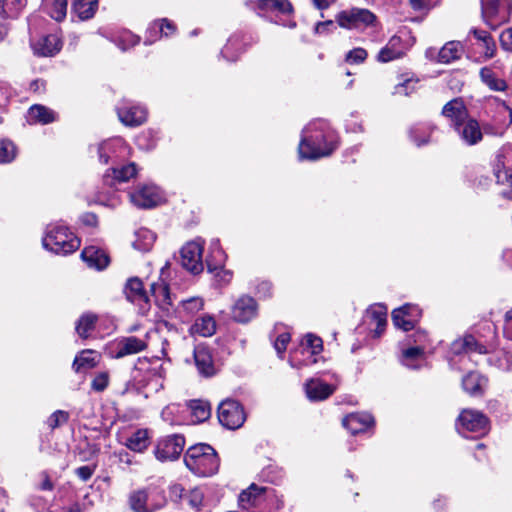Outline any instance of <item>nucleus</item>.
Instances as JSON below:
<instances>
[{
    "instance_id": "nucleus-58",
    "label": "nucleus",
    "mask_w": 512,
    "mask_h": 512,
    "mask_svg": "<svg viewBox=\"0 0 512 512\" xmlns=\"http://www.w3.org/2000/svg\"><path fill=\"white\" fill-rule=\"evenodd\" d=\"M69 419L67 412L63 410L55 411L47 420V424L51 429H55L60 425L66 423Z\"/></svg>"
},
{
    "instance_id": "nucleus-46",
    "label": "nucleus",
    "mask_w": 512,
    "mask_h": 512,
    "mask_svg": "<svg viewBox=\"0 0 512 512\" xmlns=\"http://www.w3.org/2000/svg\"><path fill=\"white\" fill-rule=\"evenodd\" d=\"M226 254L220 247L218 239H214L210 243V255L208 256L206 263L209 271L217 270L218 266H224L226 261Z\"/></svg>"
},
{
    "instance_id": "nucleus-42",
    "label": "nucleus",
    "mask_w": 512,
    "mask_h": 512,
    "mask_svg": "<svg viewBox=\"0 0 512 512\" xmlns=\"http://www.w3.org/2000/svg\"><path fill=\"white\" fill-rule=\"evenodd\" d=\"M151 293L155 298L156 304L160 308L168 310V308L172 305L169 287L163 281L152 283Z\"/></svg>"
},
{
    "instance_id": "nucleus-22",
    "label": "nucleus",
    "mask_w": 512,
    "mask_h": 512,
    "mask_svg": "<svg viewBox=\"0 0 512 512\" xmlns=\"http://www.w3.org/2000/svg\"><path fill=\"white\" fill-rule=\"evenodd\" d=\"M408 48L409 46L400 36H392L387 44L378 52L376 59L378 62L387 63L402 58Z\"/></svg>"
},
{
    "instance_id": "nucleus-24",
    "label": "nucleus",
    "mask_w": 512,
    "mask_h": 512,
    "mask_svg": "<svg viewBox=\"0 0 512 512\" xmlns=\"http://www.w3.org/2000/svg\"><path fill=\"white\" fill-rule=\"evenodd\" d=\"M336 386L328 384L319 378H312L305 383V393L310 401H323L330 397Z\"/></svg>"
},
{
    "instance_id": "nucleus-55",
    "label": "nucleus",
    "mask_w": 512,
    "mask_h": 512,
    "mask_svg": "<svg viewBox=\"0 0 512 512\" xmlns=\"http://www.w3.org/2000/svg\"><path fill=\"white\" fill-rule=\"evenodd\" d=\"M136 145L143 150H150L156 145V135L153 130L142 132L136 138Z\"/></svg>"
},
{
    "instance_id": "nucleus-30",
    "label": "nucleus",
    "mask_w": 512,
    "mask_h": 512,
    "mask_svg": "<svg viewBox=\"0 0 512 512\" xmlns=\"http://www.w3.org/2000/svg\"><path fill=\"white\" fill-rule=\"evenodd\" d=\"M27 121L30 124L46 125L57 120V114L50 108L35 104L27 112Z\"/></svg>"
},
{
    "instance_id": "nucleus-13",
    "label": "nucleus",
    "mask_w": 512,
    "mask_h": 512,
    "mask_svg": "<svg viewBox=\"0 0 512 512\" xmlns=\"http://www.w3.org/2000/svg\"><path fill=\"white\" fill-rule=\"evenodd\" d=\"M130 201L138 208H153L161 204L165 198L162 190L154 184L138 186L129 193Z\"/></svg>"
},
{
    "instance_id": "nucleus-52",
    "label": "nucleus",
    "mask_w": 512,
    "mask_h": 512,
    "mask_svg": "<svg viewBox=\"0 0 512 512\" xmlns=\"http://www.w3.org/2000/svg\"><path fill=\"white\" fill-rule=\"evenodd\" d=\"M240 40L237 37H231L227 44L221 50V55L228 61L237 60L241 50H239Z\"/></svg>"
},
{
    "instance_id": "nucleus-49",
    "label": "nucleus",
    "mask_w": 512,
    "mask_h": 512,
    "mask_svg": "<svg viewBox=\"0 0 512 512\" xmlns=\"http://www.w3.org/2000/svg\"><path fill=\"white\" fill-rule=\"evenodd\" d=\"M482 81L492 90L503 91L506 88V82L503 79L497 78L495 73L487 67L480 71Z\"/></svg>"
},
{
    "instance_id": "nucleus-64",
    "label": "nucleus",
    "mask_w": 512,
    "mask_h": 512,
    "mask_svg": "<svg viewBox=\"0 0 512 512\" xmlns=\"http://www.w3.org/2000/svg\"><path fill=\"white\" fill-rule=\"evenodd\" d=\"M500 43L503 49L512 52V28L506 29L501 33Z\"/></svg>"
},
{
    "instance_id": "nucleus-54",
    "label": "nucleus",
    "mask_w": 512,
    "mask_h": 512,
    "mask_svg": "<svg viewBox=\"0 0 512 512\" xmlns=\"http://www.w3.org/2000/svg\"><path fill=\"white\" fill-rule=\"evenodd\" d=\"M110 383V373L108 371L97 372L92 381L91 389L95 392H103Z\"/></svg>"
},
{
    "instance_id": "nucleus-17",
    "label": "nucleus",
    "mask_w": 512,
    "mask_h": 512,
    "mask_svg": "<svg viewBox=\"0 0 512 512\" xmlns=\"http://www.w3.org/2000/svg\"><path fill=\"white\" fill-rule=\"evenodd\" d=\"M464 49L459 41L447 42L440 50L428 48L425 55L430 60H436L439 63L448 64L461 57Z\"/></svg>"
},
{
    "instance_id": "nucleus-37",
    "label": "nucleus",
    "mask_w": 512,
    "mask_h": 512,
    "mask_svg": "<svg viewBox=\"0 0 512 512\" xmlns=\"http://www.w3.org/2000/svg\"><path fill=\"white\" fill-rule=\"evenodd\" d=\"M486 384L487 379L477 372L468 373L462 380L464 390L472 396L481 395Z\"/></svg>"
},
{
    "instance_id": "nucleus-2",
    "label": "nucleus",
    "mask_w": 512,
    "mask_h": 512,
    "mask_svg": "<svg viewBox=\"0 0 512 512\" xmlns=\"http://www.w3.org/2000/svg\"><path fill=\"white\" fill-rule=\"evenodd\" d=\"M166 370L159 358H138L131 372V379L127 384L136 389L150 386L152 390L158 391L163 388V381ZM126 388L125 391H127Z\"/></svg>"
},
{
    "instance_id": "nucleus-56",
    "label": "nucleus",
    "mask_w": 512,
    "mask_h": 512,
    "mask_svg": "<svg viewBox=\"0 0 512 512\" xmlns=\"http://www.w3.org/2000/svg\"><path fill=\"white\" fill-rule=\"evenodd\" d=\"M139 41V38L132 34L131 32H123L116 40V45L122 50L125 51L130 47L135 46Z\"/></svg>"
},
{
    "instance_id": "nucleus-60",
    "label": "nucleus",
    "mask_w": 512,
    "mask_h": 512,
    "mask_svg": "<svg viewBox=\"0 0 512 512\" xmlns=\"http://www.w3.org/2000/svg\"><path fill=\"white\" fill-rule=\"evenodd\" d=\"M291 340V336L288 332L280 333L274 341V348L278 355L282 358L286 351L287 345Z\"/></svg>"
},
{
    "instance_id": "nucleus-41",
    "label": "nucleus",
    "mask_w": 512,
    "mask_h": 512,
    "mask_svg": "<svg viewBox=\"0 0 512 512\" xmlns=\"http://www.w3.org/2000/svg\"><path fill=\"white\" fill-rule=\"evenodd\" d=\"M193 423H201L211 416V407L207 401L191 400L188 404Z\"/></svg>"
},
{
    "instance_id": "nucleus-31",
    "label": "nucleus",
    "mask_w": 512,
    "mask_h": 512,
    "mask_svg": "<svg viewBox=\"0 0 512 512\" xmlns=\"http://www.w3.org/2000/svg\"><path fill=\"white\" fill-rule=\"evenodd\" d=\"M204 307V301L200 297H191L182 300L176 309V313L182 322L190 321Z\"/></svg>"
},
{
    "instance_id": "nucleus-39",
    "label": "nucleus",
    "mask_w": 512,
    "mask_h": 512,
    "mask_svg": "<svg viewBox=\"0 0 512 512\" xmlns=\"http://www.w3.org/2000/svg\"><path fill=\"white\" fill-rule=\"evenodd\" d=\"M493 171L498 183L511 184L507 190L503 191V195L512 199V167L506 165V162H496Z\"/></svg>"
},
{
    "instance_id": "nucleus-59",
    "label": "nucleus",
    "mask_w": 512,
    "mask_h": 512,
    "mask_svg": "<svg viewBox=\"0 0 512 512\" xmlns=\"http://www.w3.org/2000/svg\"><path fill=\"white\" fill-rule=\"evenodd\" d=\"M416 83L417 81H414L413 79H406L394 87L393 93L395 95L408 96L415 90Z\"/></svg>"
},
{
    "instance_id": "nucleus-16",
    "label": "nucleus",
    "mask_w": 512,
    "mask_h": 512,
    "mask_svg": "<svg viewBox=\"0 0 512 512\" xmlns=\"http://www.w3.org/2000/svg\"><path fill=\"white\" fill-rule=\"evenodd\" d=\"M420 315L421 311L418 306L405 304L402 307L393 310L392 321L396 327L401 328L404 331H410L414 329Z\"/></svg>"
},
{
    "instance_id": "nucleus-7",
    "label": "nucleus",
    "mask_w": 512,
    "mask_h": 512,
    "mask_svg": "<svg viewBox=\"0 0 512 512\" xmlns=\"http://www.w3.org/2000/svg\"><path fill=\"white\" fill-rule=\"evenodd\" d=\"M481 11L484 22L496 29L509 20L511 12L510 0H481Z\"/></svg>"
},
{
    "instance_id": "nucleus-61",
    "label": "nucleus",
    "mask_w": 512,
    "mask_h": 512,
    "mask_svg": "<svg viewBox=\"0 0 512 512\" xmlns=\"http://www.w3.org/2000/svg\"><path fill=\"white\" fill-rule=\"evenodd\" d=\"M214 277L220 285H226L230 283L233 277V273L230 270L224 269L223 266H218L217 270H212Z\"/></svg>"
},
{
    "instance_id": "nucleus-57",
    "label": "nucleus",
    "mask_w": 512,
    "mask_h": 512,
    "mask_svg": "<svg viewBox=\"0 0 512 512\" xmlns=\"http://www.w3.org/2000/svg\"><path fill=\"white\" fill-rule=\"evenodd\" d=\"M367 56L368 53L364 48L357 47L346 54L345 60L350 64H360L366 60Z\"/></svg>"
},
{
    "instance_id": "nucleus-11",
    "label": "nucleus",
    "mask_w": 512,
    "mask_h": 512,
    "mask_svg": "<svg viewBox=\"0 0 512 512\" xmlns=\"http://www.w3.org/2000/svg\"><path fill=\"white\" fill-rule=\"evenodd\" d=\"M218 419L225 428L235 430L243 425L246 415L238 401L226 399L218 407Z\"/></svg>"
},
{
    "instance_id": "nucleus-40",
    "label": "nucleus",
    "mask_w": 512,
    "mask_h": 512,
    "mask_svg": "<svg viewBox=\"0 0 512 512\" xmlns=\"http://www.w3.org/2000/svg\"><path fill=\"white\" fill-rule=\"evenodd\" d=\"M434 129V126L430 123H418L411 127L409 135L417 146H421L430 141Z\"/></svg>"
},
{
    "instance_id": "nucleus-48",
    "label": "nucleus",
    "mask_w": 512,
    "mask_h": 512,
    "mask_svg": "<svg viewBox=\"0 0 512 512\" xmlns=\"http://www.w3.org/2000/svg\"><path fill=\"white\" fill-rule=\"evenodd\" d=\"M257 7L264 11H279L281 13L292 12V4L289 0H259Z\"/></svg>"
},
{
    "instance_id": "nucleus-32",
    "label": "nucleus",
    "mask_w": 512,
    "mask_h": 512,
    "mask_svg": "<svg viewBox=\"0 0 512 512\" xmlns=\"http://www.w3.org/2000/svg\"><path fill=\"white\" fill-rule=\"evenodd\" d=\"M462 140L469 145H474L482 139L479 123L474 119H466L456 127Z\"/></svg>"
},
{
    "instance_id": "nucleus-38",
    "label": "nucleus",
    "mask_w": 512,
    "mask_h": 512,
    "mask_svg": "<svg viewBox=\"0 0 512 512\" xmlns=\"http://www.w3.org/2000/svg\"><path fill=\"white\" fill-rule=\"evenodd\" d=\"M216 321L210 315H203L195 321L190 331L194 335L210 337L216 332Z\"/></svg>"
},
{
    "instance_id": "nucleus-14",
    "label": "nucleus",
    "mask_w": 512,
    "mask_h": 512,
    "mask_svg": "<svg viewBox=\"0 0 512 512\" xmlns=\"http://www.w3.org/2000/svg\"><path fill=\"white\" fill-rule=\"evenodd\" d=\"M137 167L134 162H114L104 175L103 182L109 187L128 182L137 175Z\"/></svg>"
},
{
    "instance_id": "nucleus-43",
    "label": "nucleus",
    "mask_w": 512,
    "mask_h": 512,
    "mask_svg": "<svg viewBox=\"0 0 512 512\" xmlns=\"http://www.w3.org/2000/svg\"><path fill=\"white\" fill-rule=\"evenodd\" d=\"M266 487L251 484L239 495V505L243 509H249L256 504L257 498L265 493Z\"/></svg>"
},
{
    "instance_id": "nucleus-45",
    "label": "nucleus",
    "mask_w": 512,
    "mask_h": 512,
    "mask_svg": "<svg viewBox=\"0 0 512 512\" xmlns=\"http://www.w3.org/2000/svg\"><path fill=\"white\" fill-rule=\"evenodd\" d=\"M98 6L97 0H74L72 3V12L80 20H87L93 17Z\"/></svg>"
},
{
    "instance_id": "nucleus-27",
    "label": "nucleus",
    "mask_w": 512,
    "mask_h": 512,
    "mask_svg": "<svg viewBox=\"0 0 512 512\" xmlns=\"http://www.w3.org/2000/svg\"><path fill=\"white\" fill-rule=\"evenodd\" d=\"M373 423L374 419L368 413H352L343 419L344 427L352 434L366 431Z\"/></svg>"
},
{
    "instance_id": "nucleus-5",
    "label": "nucleus",
    "mask_w": 512,
    "mask_h": 512,
    "mask_svg": "<svg viewBox=\"0 0 512 512\" xmlns=\"http://www.w3.org/2000/svg\"><path fill=\"white\" fill-rule=\"evenodd\" d=\"M128 502L133 512H155L165 505L166 497L163 489L151 484L132 491Z\"/></svg>"
},
{
    "instance_id": "nucleus-25",
    "label": "nucleus",
    "mask_w": 512,
    "mask_h": 512,
    "mask_svg": "<svg viewBox=\"0 0 512 512\" xmlns=\"http://www.w3.org/2000/svg\"><path fill=\"white\" fill-rule=\"evenodd\" d=\"M124 294L132 303L138 305L148 304V295L144 289L143 282L138 277H131L127 280L124 287Z\"/></svg>"
},
{
    "instance_id": "nucleus-62",
    "label": "nucleus",
    "mask_w": 512,
    "mask_h": 512,
    "mask_svg": "<svg viewBox=\"0 0 512 512\" xmlns=\"http://www.w3.org/2000/svg\"><path fill=\"white\" fill-rule=\"evenodd\" d=\"M203 497V493L200 489H193L189 492L188 503L192 508L199 510L203 502Z\"/></svg>"
},
{
    "instance_id": "nucleus-34",
    "label": "nucleus",
    "mask_w": 512,
    "mask_h": 512,
    "mask_svg": "<svg viewBox=\"0 0 512 512\" xmlns=\"http://www.w3.org/2000/svg\"><path fill=\"white\" fill-rule=\"evenodd\" d=\"M476 42L473 45L476 46L479 54L485 59L493 57L495 52V42L490 34L484 30L473 29L471 31Z\"/></svg>"
},
{
    "instance_id": "nucleus-19",
    "label": "nucleus",
    "mask_w": 512,
    "mask_h": 512,
    "mask_svg": "<svg viewBox=\"0 0 512 512\" xmlns=\"http://www.w3.org/2000/svg\"><path fill=\"white\" fill-rule=\"evenodd\" d=\"M114 346L115 351L112 358L120 359L146 350L148 344L145 338L128 336L118 339Z\"/></svg>"
},
{
    "instance_id": "nucleus-29",
    "label": "nucleus",
    "mask_w": 512,
    "mask_h": 512,
    "mask_svg": "<svg viewBox=\"0 0 512 512\" xmlns=\"http://www.w3.org/2000/svg\"><path fill=\"white\" fill-rule=\"evenodd\" d=\"M442 114L452 121L455 128L465 121L468 116L467 109L463 101L459 98H455L446 103L442 109Z\"/></svg>"
},
{
    "instance_id": "nucleus-8",
    "label": "nucleus",
    "mask_w": 512,
    "mask_h": 512,
    "mask_svg": "<svg viewBox=\"0 0 512 512\" xmlns=\"http://www.w3.org/2000/svg\"><path fill=\"white\" fill-rule=\"evenodd\" d=\"M335 19L340 27L349 30L365 29L376 22V16L370 10L357 7L339 12Z\"/></svg>"
},
{
    "instance_id": "nucleus-33",
    "label": "nucleus",
    "mask_w": 512,
    "mask_h": 512,
    "mask_svg": "<svg viewBox=\"0 0 512 512\" xmlns=\"http://www.w3.org/2000/svg\"><path fill=\"white\" fill-rule=\"evenodd\" d=\"M60 49L61 41L56 34L46 35L33 44L34 52L40 56H52Z\"/></svg>"
},
{
    "instance_id": "nucleus-21",
    "label": "nucleus",
    "mask_w": 512,
    "mask_h": 512,
    "mask_svg": "<svg viewBox=\"0 0 512 512\" xmlns=\"http://www.w3.org/2000/svg\"><path fill=\"white\" fill-rule=\"evenodd\" d=\"M119 120L126 126H139L147 119V110L140 105L123 103L117 108Z\"/></svg>"
},
{
    "instance_id": "nucleus-4",
    "label": "nucleus",
    "mask_w": 512,
    "mask_h": 512,
    "mask_svg": "<svg viewBox=\"0 0 512 512\" xmlns=\"http://www.w3.org/2000/svg\"><path fill=\"white\" fill-rule=\"evenodd\" d=\"M42 244L45 249L55 254L67 255L80 247V240L65 226L49 225Z\"/></svg>"
},
{
    "instance_id": "nucleus-51",
    "label": "nucleus",
    "mask_w": 512,
    "mask_h": 512,
    "mask_svg": "<svg viewBox=\"0 0 512 512\" xmlns=\"http://www.w3.org/2000/svg\"><path fill=\"white\" fill-rule=\"evenodd\" d=\"M27 4V0H0L1 12L7 17H17Z\"/></svg>"
},
{
    "instance_id": "nucleus-18",
    "label": "nucleus",
    "mask_w": 512,
    "mask_h": 512,
    "mask_svg": "<svg viewBox=\"0 0 512 512\" xmlns=\"http://www.w3.org/2000/svg\"><path fill=\"white\" fill-rule=\"evenodd\" d=\"M364 321L374 337H380L387 325V308L382 304L371 305L365 313Z\"/></svg>"
},
{
    "instance_id": "nucleus-50",
    "label": "nucleus",
    "mask_w": 512,
    "mask_h": 512,
    "mask_svg": "<svg viewBox=\"0 0 512 512\" xmlns=\"http://www.w3.org/2000/svg\"><path fill=\"white\" fill-rule=\"evenodd\" d=\"M97 321V316L91 313H86L80 317L76 325V331L82 338H87L89 333L94 329Z\"/></svg>"
},
{
    "instance_id": "nucleus-10",
    "label": "nucleus",
    "mask_w": 512,
    "mask_h": 512,
    "mask_svg": "<svg viewBox=\"0 0 512 512\" xmlns=\"http://www.w3.org/2000/svg\"><path fill=\"white\" fill-rule=\"evenodd\" d=\"M457 429L459 433L468 436L467 433H475L476 436L485 435L489 429V421L487 417L478 410L464 409L461 411Z\"/></svg>"
},
{
    "instance_id": "nucleus-3",
    "label": "nucleus",
    "mask_w": 512,
    "mask_h": 512,
    "mask_svg": "<svg viewBox=\"0 0 512 512\" xmlns=\"http://www.w3.org/2000/svg\"><path fill=\"white\" fill-rule=\"evenodd\" d=\"M184 463L190 471L201 477L211 476L219 468L216 451L210 445L202 443L188 448Z\"/></svg>"
},
{
    "instance_id": "nucleus-44",
    "label": "nucleus",
    "mask_w": 512,
    "mask_h": 512,
    "mask_svg": "<svg viewBox=\"0 0 512 512\" xmlns=\"http://www.w3.org/2000/svg\"><path fill=\"white\" fill-rule=\"evenodd\" d=\"M67 0H43L44 11L54 20L61 21L67 13Z\"/></svg>"
},
{
    "instance_id": "nucleus-63",
    "label": "nucleus",
    "mask_w": 512,
    "mask_h": 512,
    "mask_svg": "<svg viewBox=\"0 0 512 512\" xmlns=\"http://www.w3.org/2000/svg\"><path fill=\"white\" fill-rule=\"evenodd\" d=\"M305 343L307 347L311 349V354H317L322 350V340L315 335H306Z\"/></svg>"
},
{
    "instance_id": "nucleus-36",
    "label": "nucleus",
    "mask_w": 512,
    "mask_h": 512,
    "mask_svg": "<svg viewBox=\"0 0 512 512\" xmlns=\"http://www.w3.org/2000/svg\"><path fill=\"white\" fill-rule=\"evenodd\" d=\"M150 444L149 432L147 429H138L128 436L124 445L131 451L142 453Z\"/></svg>"
},
{
    "instance_id": "nucleus-9",
    "label": "nucleus",
    "mask_w": 512,
    "mask_h": 512,
    "mask_svg": "<svg viewBox=\"0 0 512 512\" xmlns=\"http://www.w3.org/2000/svg\"><path fill=\"white\" fill-rule=\"evenodd\" d=\"M427 340V335L423 331H416L412 335L407 336V344L410 345L412 342L414 346L402 348L400 361L401 363L411 369L419 368L424 362V343Z\"/></svg>"
},
{
    "instance_id": "nucleus-23",
    "label": "nucleus",
    "mask_w": 512,
    "mask_h": 512,
    "mask_svg": "<svg viewBox=\"0 0 512 512\" xmlns=\"http://www.w3.org/2000/svg\"><path fill=\"white\" fill-rule=\"evenodd\" d=\"M98 152L102 160L125 159L129 156V147L123 139L114 138L99 145Z\"/></svg>"
},
{
    "instance_id": "nucleus-26",
    "label": "nucleus",
    "mask_w": 512,
    "mask_h": 512,
    "mask_svg": "<svg viewBox=\"0 0 512 512\" xmlns=\"http://www.w3.org/2000/svg\"><path fill=\"white\" fill-rule=\"evenodd\" d=\"M195 365L203 376H211L215 373L213 359L210 350L204 345H198L194 349Z\"/></svg>"
},
{
    "instance_id": "nucleus-28",
    "label": "nucleus",
    "mask_w": 512,
    "mask_h": 512,
    "mask_svg": "<svg viewBox=\"0 0 512 512\" xmlns=\"http://www.w3.org/2000/svg\"><path fill=\"white\" fill-rule=\"evenodd\" d=\"M81 258L90 268L102 270L109 264V257L107 254L94 246L85 247L81 252Z\"/></svg>"
},
{
    "instance_id": "nucleus-12",
    "label": "nucleus",
    "mask_w": 512,
    "mask_h": 512,
    "mask_svg": "<svg viewBox=\"0 0 512 512\" xmlns=\"http://www.w3.org/2000/svg\"><path fill=\"white\" fill-rule=\"evenodd\" d=\"M204 241L201 239L187 242L181 249V265L193 274H199L204 269Z\"/></svg>"
},
{
    "instance_id": "nucleus-53",
    "label": "nucleus",
    "mask_w": 512,
    "mask_h": 512,
    "mask_svg": "<svg viewBox=\"0 0 512 512\" xmlns=\"http://www.w3.org/2000/svg\"><path fill=\"white\" fill-rule=\"evenodd\" d=\"M18 156V148L9 139L0 140V160H14Z\"/></svg>"
},
{
    "instance_id": "nucleus-1",
    "label": "nucleus",
    "mask_w": 512,
    "mask_h": 512,
    "mask_svg": "<svg viewBox=\"0 0 512 512\" xmlns=\"http://www.w3.org/2000/svg\"><path fill=\"white\" fill-rule=\"evenodd\" d=\"M335 149V137L325 131L322 122H312L303 129L298 147L301 158L314 160L329 157Z\"/></svg>"
},
{
    "instance_id": "nucleus-47",
    "label": "nucleus",
    "mask_w": 512,
    "mask_h": 512,
    "mask_svg": "<svg viewBox=\"0 0 512 512\" xmlns=\"http://www.w3.org/2000/svg\"><path fill=\"white\" fill-rule=\"evenodd\" d=\"M155 239L156 236L151 230L141 228L135 233L133 247L142 252L149 251L152 248Z\"/></svg>"
},
{
    "instance_id": "nucleus-15",
    "label": "nucleus",
    "mask_w": 512,
    "mask_h": 512,
    "mask_svg": "<svg viewBox=\"0 0 512 512\" xmlns=\"http://www.w3.org/2000/svg\"><path fill=\"white\" fill-rule=\"evenodd\" d=\"M185 439L181 435H170L158 441L155 456L160 461L175 460L183 451Z\"/></svg>"
},
{
    "instance_id": "nucleus-6",
    "label": "nucleus",
    "mask_w": 512,
    "mask_h": 512,
    "mask_svg": "<svg viewBox=\"0 0 512 512\" xmlns=\"http://www.w3.org/2000/svg\"><path fill=\"white\" fill-rule=\"evenodd\" d=\"M487 330L490 333V337L483 340L482 337L476 339L473 335H465L462 338L455 340L451 344V352L454 355H462V354H487L491 352L495 346V328L492 324L488 323L486 325Z\"/></svg>"
},
{
    "instance_id": "nucleus-35",
    "label": "nucleus",
    "mask_w": 512,
    "mask_h": 512,
    "mask_svg": "<svg viewBox=\"0 0 512 512\" xmlns=\"http://www.w3.org/2000/svg\"><path fill=\"white\" fill-rule=\"evenodd\" d=\"M100 358V354L94 350H82L78 355H76L72 368L77 373L83 369H92L99 364Z\"/></svg>"
},
{
    "instance_id": "nucleus-20",
    "label": "nucleus",
    "mask_w": 512,
    "mask_h": 512,
    "mask_svg": "<svg viewBox=\"0 0 512 512\" xmlns=\"http://www.w3.org/2000/svg\"><path fill=\"white\" fill-rule=\"evenodd\" d=\"M256 301L247 295L239 297L231 308L232 318L239 323H247L257 314Z\"/></svg>"
}]
</instances>
